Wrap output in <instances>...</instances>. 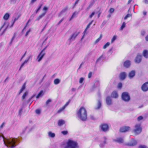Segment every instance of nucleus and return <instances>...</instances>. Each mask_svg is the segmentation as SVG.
<instances>
[{"label": "nucleus", "instance_id": "nucleus-20", "mask_svg": "<svg viewBox=\"0 0 148 148\" xmlns=\"http://www.w3.org/2000/svg\"><path fill=\"white\" fill-rule=\"evenodd\" d=\"M101 106V102L100 100H99L98 101L97 107L96 108V109H99Z\"/></svg>", "mask_w": 148, "mask_h": 148}, {"label": "nucleus", "instance_id": "nucleus-54", "mask_svg": "<svg viewBox=\"0 0 148 148\" xmlns=\"http://www.w3.org/2000/svg\"><path fill=\"white\" fill-rule=\"evenodd\" d=\"M25 64L24 62H23L22 64H21V66H20V67L19 69V70H21V68H22L23 66H24V65Z\"/></svg>", "mask_w": 148, "mask_h": 148}, {"label": "nucleus", "instance_id": "nucleus-7", "mask_svg": "<svg viewBox=\"0 0 148 148\" xmlns=\"http://www.w3.org/2000/svg\"><path fill=\"white\" fill-rule=\"evenodd\" d=\"M100 127L101 130L103 132H106L108 130V126L107 124H101Z\"/></svg>", "mask_w": 148, "mask_h": 148}, {"label": "nucleus", "instance_id": "nucleus-38", "mask_svg": "<svg viewBox=\"0 0 148 148\" xmlns=\"http://www.w3.org/2000/svg\"><path fill=\"white\" fill-rule=\"evenodd\" d=\"M93 21V20H92L87 25L86 29H88L90 27V25L92 24V22Z\"/></svg>", "mask_w": 148, "mask_h": 148}, {"label": "nucleus", "instance_id": "nucleus-49", "mask_svg": "<svg viewBox=\"0 0 148 148\" xmlns=\"http://www.w3.org/2000/svg\"><path fill=\"white\" fill-rule=\"evenodd\" d=\"M31 32V30L30 29H29L28 31L26 33L25 36H27L29 34V32Z\"/></svg>", "mask_w": 148, "mask_h": 148}, {"label": "nucleus", "instance_id": "nucleus-22", "mask_svg": "<svg viewBox=\"0 0 148 148\" xmlns=\"http://www.w3.org/2000/svg\"><path fill=\"white\" fill-rule=\"evenodd\" d=\"M65 121L62 120H59L58 122V125L59 126H61L64 124Z\"/></svg>", "mask_w": 148, "mask_h": 148}, {"label": "nucleus", "instance_id": "nucleus-64", "mask_svg": "<svg viewBox=\"0 0 148 148\" xmlns=\"http://www.w3.org/2000/svg\"><path fill=\"white\" fill-rule=\"evenodd\" d=\"M36 0H31V1L30 3L31 4L33 3Z\"/></svg>", "mask_w": 148, "mask_h": 148}, {"label": "nucleus", "instance_id": "nucleus-44", "mask_svg": "<svg viewBox=\"0 0 148 148\" xmlns=\"http://www.w3.org/2000/svg\"><path fill=\"white\" fill-rule=\"evenodd\" d=\"M16 35L15 34H14L13 37H12V39H11V41L10 42V43H12L13 40H14V39L16 37Z\"/></svg>", "mask_w": 148, "mask_h": 148}, {"label": "nucleus", "instance_id": "nucleus-32", "mask_svg": "<svg viewBox=\"0 0 148 148\" xmlns=\"http://www.w3.org/2000/svg\"><path fill=\"white\" fill-rule=\"evenodd\" d=\"M28 93L27 92H26L24 93L22 96V98L23 100L25 98V97L27 95Z\"/></svg>", "mask_w": 148, "mask_h": 148}, {"label": "nucleus", "instance_id": "nucleus-47", "mask_svg": "<svg viewBox=\"0 0 148 148\" xmlns=\"http://www.w3.org/2000/svg\"><path fill=\"white\" fill-rule=\"evenodd\" d=\"M122 87V84L121 83H119L118 84V88H121Z\"/></svg>", "mask_w": 148, "mask_h": 148}, {"label": "nucleus", "instance_id": "nucleus-24", "mask_svg": "<svg viewBox=\"0 0 148 148\" xmlns=\"http://www.w3.org/2000/svg\"><path fill=\"white\" fill-rule=\"evenodd\" d=\"M48 136L51 138H54L55 137V135L54 133H52L51 132H48Z\"/></svg>", "mask_w": 148, "mask_h": 148}, {"label": "nucleus", "instance_id": "nucleus-30", "mask_svg": "<svg viewBox=\"0 0 148 148\" xmlns=\"http://www.w3.org/2000/svg\"><path fill=\"white\" fill-rule=\"evenodd\" d=\"M132 15L131 14H128L124 17V20H125L127 19L128 18L131 17Z\"/></svg>", "mask_w": 148, "mask_h": 148}, {"label": "nucleus", "instance_id": "nucleus-28", "mask_svg": "<svg viewBox=\"0 0 148 148\" xmlns=\"http://www.w3.org/2000/svg\"><path fill=\"white\" fill-rule=\"evenodd\" d=\"M102 35L101 34L99 38H97L95 40V44H96L97 43H98V42H99V41L101 40V38H102Z\"/></svg>", "mask_w": 148, "mask_h": 148}, {"label": "nucleus", "instance_id": "nucleus-42", "mask_svg": "<svg viewBox=\"0 0 148 148\" xmlns=\"http://www.w3.org/2000/svg\"><path fill=\"white\" fill-rule=\"evenodd\" d=\"M114 10L113 8H111L109 10V12L111 13H113L114 11Z\"/></svg>", "mask_w": 148, "mask_h": 148}, {"label": "nucleus", "instance_id": "nucleus-60", "mask_svg": "<svg viewBox=\"0 0 148 148\" xmlns=\"http://www.w3.org/2000/svg\"><path fill=\"white\" fill-rule=\"evenodd\" d=\"M26 51L25 53L22 56V57L21 58L20 60V61H21L24 58V57H25V55H26Z\"/></svg>", "mask_w": 148, "mask_h": 148}, {"label": "nucleus", "instance_id": "nucleus-17", "mask_svg": "<svg viewBox=\"0 0 148 148\" xmlns=\"http://www.w3.org/2000/svg\"><path fill=\"white\" fill-rule=\"evenodd\" d=\"M118 95L117 92L116 91L112 92L111 94V96L112 97L116 98L118 97Z\"/></svg>", "mask_w": 148, "mask_h": 148}, {"label": "nucleus", "instance_id": "nucleus-33", "mask_svg": "<svg viewBox=\"0 0 148 148\" xmlns=\"http://www.w3.org/2000/svg\"><path fill=\"white\" fill-rule=\"evenodd\" d=\"M43 92L42 90H41L37 96L36 98L37 99L38 98L40 97L42 95Z\"/></svg>", "mask_w": 148, "mask_h": 148}, {"label": "nucleus", "instance_id": "nucleus-40", "mask_svg": "<svg viewBox=\"0 0 148 148\" xmlns=\"http://www.w3.org/2000/svg\"><path fill=\"white\" fill-rule=\"evenodd\" d=\"M76 14L75 12H74L71 17L70 19V21L73 18L75 17Z\"/></svg>", "mask_w": 148, "mask_h": 148}, {"label": "nucleus", "instance_id": "nucleus-27", "mask_svg": "<svg viewBox=\"0 0 148 148\" xmlns=\"http://www.w3.org/2000/svg\"><path fill=\"white\" fill-rule=\"evenodd\" d=\"M25 84L24 83L23 85L22 88L21 89L19 92V94H20L25 89Z\"/></svg>", "mask_w": 148, "mask_h": 148}, {"label": "nucleus", "instance_id": "nucleus-18", "mask_svg": "<svg viewBox=\"0 0 148 148\" xmlns=\"http://www.w3.org/2000/svg\"><path fill=\"white\" fill-rule=\"evenodd\" d=\"M103 138L104 139V141L103 143H101L100 145V147L101 148L103 147L104 145L106 143V140H107L106 138L105 137H104Z\"/></svg>", "mask_w": 148, "mask_h": 148}, {"label": "nucleus", "instance_id": "nucleus-2", "mask_svg": "<svg viewBox=\"0 0 148 148\" xmlns=\"http://www.w3.org/2000/svg\"><path fill=\"white\" fill-rule=\"evenodd\" d=\"M3 142L5 145L9 148H13L15 147L16 140L14 138H4Z\"/></svg>", "mask_w": 148, "mask_h": 148}, {"label": "nucleus", "instance_id": "nucleus-39", "mask_svg": "<svg viewBox=\"0 0 148 148\" xmlns=\"http://www.w3.org/2000/svg\"><path fill=\"white\" fill-rule=\"evenodd\" d=\"M84 78L83 77H81L79 80V82L81 84L82 83L83 81H84Z\"/></svg>", "mask_w": 148, "mask_h": 148}, {"label": "nucleus", "instance_id": "nucleus-34", "mask_svg": "<svg viewBox=\"0 0 148 148\" xmlns=\"http://www.w3.org/2000/svg\"><path fill=\"white\" fill-rule=\"evenodd\" d=\"M126 25V23L125 22H123L121 26L120 27V30H122L125 27Z\"/></svg>", "mask_w": 148, "mask_h": 148}, {"label": "nucleus", "instance_id": "nucleus-53", "mask_svg": "<svg viewBox=\"0 0 148 148\" xmlns=\"http://www.w3.org/2000/svg\"><path fill=\"white\" fill-rule=\"evenodd\" d=\"M92 75V73L91 72H90L88 74V78H90Z\"/></svg>", "mask_w": 148, "mask_h": 148}, {"label": "nucleus", "instance_id": "nucleus-36", "mask_svg": "<svg viewBox=\"0 0 148 148\" xmlns=\"http://www.w3.org/2000/svg\"><path fill=\"white\" fill-rule=\"evenodd\" d=\"M117 36H114L112 38L111 40V43H113L116 38Z\"/></svg>", "mask_w": 148, "mask_h": 148}, {"label": "nucleus", "instance_id": "nucleus-51", "mask_svg": "<svg viewBox=\"0 0 148 148\" xmlns=\"http://www.w3.org/2000/svg\"><path fill=\"white\" fill-rule=\"evenodd\" d=\"M143 118L142 116H140L138 117L137 120L138 121H140V120H142V119H143Z\"/></svg>", "mask_w": 148, "mask_h": 148}, {"label": "nucleus", "instance_id": "nucleus-23", "mask_svg": "<svg viewBox=\"0 0 148 148\" xmlns=\"http://www.w3.org/2000/svg\"><path fill=\"white\" fill-rule=\"evenodd\" d=\"M46 13V12H45L42 13L41 15H39L36 18V20L38 21L40 19H41L42 18L43 16H44L45 15V14Z\"/></svg>", "mask_w": 148, "mask_h": 148}, {"label": "nucleus", "instance_id": "nucleus-35", "mask_svg": "<svg viewBox=\"0 0 148 148\" xmlns=\"http://www.w3.org/2000/svg\"><path fill=\"white\" fill-rule=\"evenodd\" d=\"M110 45V43L109 42H107L103 46V49H106L107 47H108Z\"/></svg>", "mask_w": 148, "mask_h": 148}, {"label": "nucleus", "instance_id": "nucleus-41", "mask_svg": "<svg viewBox=\"0 0 148 148\" xmlns=\"http://www.w3.org/2000/svg\"><path fill=\"white\" fill-rule=\"evenodd\" d=\"M67 9V8L66 7L65 8L62 10L61 11V14H62L63 13L65 12Z\"/></svg>", "mask_w": 148, "mask_h": 148}, {"label": "nucleus", "instance_id": "nucleus-1", "mask_svg": "<svg viewBox=\"0 0 148 148\" xmlns=\"http://www.w3.org/2000/svg\"><path fill=\"white\" fill-rule=\"evenodd\" d=\"M77 116L82 121H86L87 119V113L86 109L83 107L80 108L77 112Z\"/></svg>", "mask_w": 148, "mask_h": 148}, {"label": "nucleus", "instance_id": "nucleus-56", "mask_svg": "<svg viewBox=\"0 0 148 148\" xmlns=\"http://www.w3.org/2000/svg\"><path fill=\"white\" fill-rule=\"evenodd\" d=\"M145 34V32L144 30H143L141 32V34L142 36H144Z\"/></svg>", "mask_w": 148, "mask_h": 148}, {"label": "nucleus", "instance_id": "nucleus-9", "mask_svg": "<svg viewBox=\"0 0 148 148\" xmlns=\"http://www.w3.org/2000/svg\"><path fill=\"white\" fill-rule=\"evenodd\" d=\"M142 56L139 54H138L135 59V62L136 63H140L142 60Z\"/></svg>", "mask_w": 148, "mask_h": 148}, {"label": "nucleus", "instance_id": "nucleus-16", "mask_svg": "<svg viewBox=\"0 0 148 148\" xmlns=\"http://www.w3.org/2000/svg\"><path fill=\"white\" fill-rule=\"evenodd\" d=\"M143 56L146 58H148V51L146 50H144L143 53Z\"/></svg>", "mask_w": 148, "mask_h": 148}, {"label": "nucleus", "instance_id": "nucleus-58", "mask_svg": "<svg viewBox=\"0 0 148 148\" xmlns=\"http://www.w3.org/2000/svg\"><path fill=\"white\" fill-rule=\"evenodd\" d=\"M51 99H48L46 102V104H49L50 102H51Z\"/></svg>", "mask_w": 148, "mask_h": 148}, {"label": "nucleus", "instance_id": "nucleus-11", "mask_svg": "<svg viewBox=\"0 0 148 148\" xmlns=\"http://www.w3.org/2000/svg\"><path fill=\"white\" fill-rule=\"evenodd\" d=\"M130 129V127L128 126L122 127L120 129V131L121 132H124L128 131Z\"/></svg>", "mask_w": 148, "mask_h": 148}, {"label": "nucleus", "instance_id": "nucleus-4", "mask_svg": "<svg viewBox=\"0 0 148 148\" xmlns=\"http://www.w3.org/2000/svg\"><path fill=\"white\" fill-rule=\"evenodd\" d=\"M142 131V128L140 127V124H136L134 126L133 131L136 135L140 133Z\"/></svg>", "mask_w": 148, "mask_h": 148}, {"label": "nucleus", "instance_id": "nucleus-63", "mask_svg": "<svg viewBox=\"0 0 148 148\" xmlns=\"http://www.w3.org/2000/svg\"><path fill=\"white\" fill-rule=\"evenodd\" d=\"M69 101L67 102L66 103V104L64 106V107L65 108H66V107L69 104Z\"/></svg>", "mask_w": 148, "mask_h": 148}, {"label": "nucleus", "instance_id": "nucleus-52", "mask_svg": "<svg viewBox=\"0 0 148 148\" xmlns=\"http://www.w3.org/2000/svg\"><path fill=\"white\" fill-rule=\"evenodd\" d=\"M139 147V148H147L146 146L144 145H140Z\"/></svg>", "mask_w": 148, "mask_h": 148}, {"label": "nucleus", "instance_id": "nucleus-31", "mask_svg": "<svg viewBox=\"0 0 148 148\" xmlns=\"http://www.w3.org/2000/svg\"><path fill=\"white\" fill-rule=\"evenodd\" d=\"M100 85L99 82L98 81H97L95 82L94 84V86L95 87L99 86Z\"/></svg>", "mask_w": 148, "mask_h": 148}, {"label": "nucleus", "instance_id": "nucleus-62", "mask_svg": "<svg viewBox=\"0 0 148 148\" xmlns=\"http://www.w3.org/2000/svg\"><path fill=\"white\" fill-rule=\"evenodd\" d=\"M64 18H62L58 23V25H59L60 23L63 21V20Z\"/></svg>", "mask_w": 148, "mask_h": 148}, {"label": "nucleus", "instance_id": "nucleus-26", "mask_svg": "<svg viewBox=\"0 0 148 148\" xmlns=\"http://www.w3.org/2000/svg\"><path fill=\"white\" fill-rule=\"evenodd\" d=\"M60 82V80L58 78L54 80V83L55 85L59 84Z\"/></svg>", "mask_w": 148, "mask_h": 148}, {"label": "nucleus", "instance_id": "nucleus-45", "mask_svg": "<svg viewBox=\"0 0 148 148\" xmlns=\"http://www.w3.org/2000/svg\"><path fill=\"white\" fill-rule=\"evenodd\" d=\"M49 45H47L41 51V52L43 53H45V51L46 49V48L48 47Z\"/></svg>", "mask_w": 148, "mask_h": 148}, {"label": "nucleus", "instance_id": "nucleus-21", "mask_svg": "<svg viewBox=\"0 0 148 148\" xmlns=\"http://www.w3.org/2000/svg\"><path fill=\"white\" fill-rule=\"evenodd\" d=\"M137 142L135 140H133L130 143L127 144V145L130 146H133L136 144Z\"/></svg>", "mask_w": 148, "mask_h": 148}, {"label": "nucleus", "instance_id": "nucleus-10", "mask_svg": "<svg viewBox=\"0 0 148 148\" xmlns=\"http://www.w3.org/2000/svg\"><path fill=\"white\" fill-rule=\"evenodd\" d=\"M141 89L144 91H146L148 90V82H146L142 86Z\"/></svg>", "mask_w": 148, "mask_h": 148}, {"label": "nucleus", "instance_id": "nucleus-6", "mask_svg": "<svg viewBox=\"0 0 148 148\" xmlns=\"http://www.w3.org/2000/svg\"><path fill=\"white\" fill-rule=\"evenodd\" d=\"M78 33L77 32H75L69 38V40L70 42H71L74 41L76 37L78 34Z\"/></svg>", "mask_w": 148, "mask_h": 148}, {"label": "nucleus", "instance_id": "nucleus-8", "mask_svg": "<svg viewBox=\"0 0 148 148\" xmlns=\"http://www.w3.org/2000/svg\"><path fill=\"white\" fill-rule=\"evenodd\" d=\"M45 55V53L41 52L37 57L36 60L37 61L40 62L42 59Z\"/></svg>", "mask_w": 148, "mask_h": 148}, {"label": "nucleus", "instance_id": "nucleus-37", "mask_svg": "<svg viewBox=\"0 0 148 148\" xmlns=\"http://www.w3.org/2000/svg\"><path fill=\"white\" fill-rule=\"evenodd\" d=\"M31 57V56H29L28 58L27 59L25 60L23 62L25 64H26L27 63L29 60V59Z\"/></svg>", "mask_w": 148, "mask_h": 148}, {"label": "nucleus", "instance_id": "nucleus-61", "mask_svg": "<svg viewBox=\"0 0 148 148\" xmlns=\"http://www.w3.org/2000/svg\"><path fill=\"white\" fill-rule=\"evenodd\" d=\"M48 9V8L47 7L45 6L43 9V10L45 11H46Z\"/></svg>", "mask_w": 148, "mask_h": 148}, {"label": "nucleus", "instance_id": "nucleus-43", "mask_svg": "<svg viewBox=\"0 0 148 148\" xmlns=\"http://www.w3.org/2000/svg\"><path fill=\"white\" fill-rule=\"evenodd\" d=\"M42 5V4H40L38 8V9L36 10V13H37L39 11V10L41 8V7Z\"/></svg>", "mask_w": 148, "mask_h": 148}, {"label": "nucleus", "instance_id": "nucleus-46", "mask_svg": "<svg viewBox=\"0 0 148 148\" xmlns=\"http://www.w3.org/2000/svg\"><path fill=\"white\" fill-rule=\"evenodd\" d=\"M61 133L63 135H66L68 133V132L67 131H62Z\"/></svg>", "mask_w": 148, "mask_h": 148}, {"label": "nucleus", "instance_id": "nucleus-15", "mask_svg": "<svg viewBox=\"0 0 148 148\" xmlns=\"http://www.w3.org/2000/svg\"><path fill=\"white\" fill-rule=\"evenodd\" d=\"M135 71L134 70H132L131 71L129 74V76L130 78H132L135 75Z\"/></svg>", "mask_w": 148, "mask_h": 148}, {"label": "nucleus", "instance_id": "nucleus-13", "mask_svg": "<svg viewBox=\"0 0 148 148\" xmlns=\"http://www.w3.org/2000/svg\"><path fill=\"white\" fill-rule=\"evenodd\" d=\"M131 64V62L129 60H126L125 61L123 64V66L125 68L129 67Z\"/></svg>", "mask_w": 148, "mask_h": 148}, {"label": "nucleus", "instance_id": "nucleus-50", "mask_svg": "<svg viewBox=\"0 0 148 148\" xmlns=\"http://www.w3.org/2000/svg\"><path fill=\"white\" fill-rule=\"evenodd\" d=\"M22 110H23V108H21V109H20L19 110V111H18V114L19 115H21V113L22 112Z\"/></svg>", "mask_w": 148, "mask_h": 148}, {"label": "nucleus", "instance_id": "nucleus-29", "mask_svg": "<svg viewBox=\"0 0 148 148\" xmlns=\"http://www.w3.org/2000/svg\"><path fill=\"white\" fill-rule=\"evenodd\" d=\"M65 108L64 106L62 108H60L57 111L58 113H60L62 112L65 109Z\"/></svg>", "mask_w": 148, "mask_h": 148}, {"label": "nucleus", "instance_id": "nucleus-59", "mask_svg": "<svg viewBox=\"0 0 148 148\" xmlns=\"http://www.w3.org/2000/svg\"><path fill=\"white\" fill-rule=\"evenodd\" d=\"M5 125V123L4 122L3 123L0 127V128L1 129L2 128H3V126H4Z\"/></svg>", "mask_w": 148, "mask_h": 148}, {"label": "nucleus", "instance_id": "nucleus-3", "mask_svg": "<svg viewBox=\"0 0 148 148\" xmlns=\"http://www.w3.org/2000/svg\"><path fill=\"white\" fill-rule=\"evenodd\" d=\"M78 144L76 142L69 140L64 148H78Z\"/></svg>", "mask_w": 148, "mask_h": 148}, {"label": "nucleus", "instance_id": "nucleus-14", "mask_svg": "<svg viewBox=\"0 0 148 148\" xmlns=\"http://www.w3.org/2000/svg\"><path fill=\"white\" fill-rule=\"evenodd\" d=\"M126 77V73L125 72H123L121 73L119 75V77L121 79H124Z\"/></svg>", "mask_w": 148, "mask_h": 148}, {"label": "nucleus", "instance_id": "nucleus-25", "mask_svg": "<svg viewBox=\"0 0 148 148\" xmlns=\"http://www.w3.org/2000/svg\"><path fill=\"white\" fill-rule=\"evenodd\" d=\"M9 14L8 13H6L4 16L3 18L5 20H7L9 18Z\"/></svg>", "mask_w": 148, "mask_h": 148}, {"label": "nucleus", "instance_id": "nucleus-5", "mask_svg": "<svg viewBox=\"0 0 148 148\" xmlns=\"http://www.w3.org/2000/svg\"><path fill=\"white\" fill-rule=\"evenodd\" d=\"M121 97L122 99L125 101H128L130 99V95L127 92H123L122 94Z\"/></svg>", "mask_w": 148, "mask_h": 148}, {"label": "nucleus", "instance_id": "nucleus-55", "mask_svg": "<svg viewBox=\"0 0 148 148\" xmlns=\"http://www.w3.org/2000/svg\"><path fill=\"white\" fill-rule=\"evenodd\" d=\"M35 96V95H33V96H32L27 101V102H29V101H30V100L32 99Z\"/></svg>", "mask_w": 148, "mask_h": 148}, {"label": "nucleus", "instance_id": "nucleus-12", "mask_svg": "<svg viewBox=\"0 0 148 148\" xmlns=\"http://www.w3.org/2000/svg\"><path fill=\"white\" fill-rule=\"evenodd\" d=\"M106 102L107 104L108 105H110L112 104V102L111 97L108 96L106 99Z\"/></svg>", "mask_w": 148, "mask_h": 148}, {"label": "nucleus", "instance_id": "nucleus-19", "mask_svg": "<svg viewBox=\"0 0 148 148\" xmlns=\"http://www.w3.org/2000/svg\"><path fill=\"white\" fill-rule=\"evenodd\" d=\"M114 141L119 143H122L123 142V139L121 138H119L116 139H114Z\"/></svg>", "mask_w": 148, "mask_h": 148}, {"label": "nucleus", "instance_id": "nucleus-48", "mask_svg": "<svg viewBox=\"0 0 148 148\" xmlns=\"http://www.w3.org/2000/svg\"><path fill=\"white\" fill-rule=\"evenodd\" d=\"M95 12H93L89 16V17L90 18H91L92 16L95 15Z\"/></svg>", "mask_w": 148, "mask_h": 148}, {"label": "nucleus", "instance_id": "nucleus-57", "mask_svg": "<svg viewBox=\"0 0 148 148\" xmlns=\"http://www.w3.org/2000/svg\"><path fill=\"white\" fill-rule=\"evenodd\" d=\"M36 112L37 114H39L40 113V110L39 109H37L36 110Z\"/></svg>", "mask_w": 148, "mask_h": 148}]
</instances>
